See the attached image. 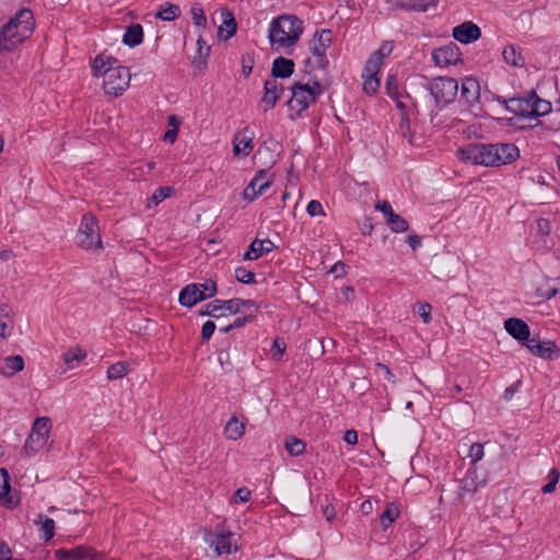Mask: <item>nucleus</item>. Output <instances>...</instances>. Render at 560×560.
<instances>
[{
  "label": "nucleus",
  "mask_w": 560,
  "mask_h": 560,
  "mask_svg": "<svg viewBox=\"0 0 560 560\" xmlns=\"http://www.w3.org/2000/svg\"><path fill=\"white\" fill-rule=\"evenodd\" d=\"M458 158L472 165L494 167L514 162L520 150L514 143H468L458 148Z\"/></svg>",
  "instance_id": "obj_1"
},
{
  "label": "nucleus",
  "mask_w": 560,
  "mask_h": 560,
  "mask_svg": "<svg viewBox=\"0 0 560 560\" xmlns=\"http://www.w3.org/2000/svg\"><path fill=\"white\" fill-rule=\"evenodd\" d=\"M35 27L33 12L20 9L2 27H0V50L12 51L28 38Z\"/></svg>",
  "instance_id": "obj_2"
},
{
  "label": "nucleus",
  "mask_w": 560,
  "mask_h": 560,
  "mask_svg": "<svg viewBox=\"0 0 560 560\" xmlns=\"http://www.w3.org/2000/svg\"><path fill=\"white\" fill-rule=\"evenodd\" d=\"M303 33V21L295 15H281L272 20L269 26V40L278 51L291 54Z\"/></svg>",
  "instance_id": "obj_3"
},
{
  "label": "nucleus",
  "mask_w": 560,
  "mask_h": 560,
  "mask_svg": "<svg viewBox=\"0 0 560 560\" xmlns=\"http://www.w3.org/2000/svg\"><path fill=\"white\" fill-rule=\"evenodd\" d=\"M291 96L287 101L289 108V118L296 120L302 117L312 104L316 103L318 97L324 93L325 89L318 80H310L306 83L295 82L290 86Z\"/></svg>",
  "instance_id": "obj_4"
},
{
  "label": "nucleus",
  "mask_w": 560,
  "mask_h": 560,
  "mask_svg": "<svg viewBox=\"0 0 560 560\" xmlns=\"http://www.w3.org/2000/svg\"><path fill=\"white\" fill-rule=\"evenodd\" d=\"M332 42L331 31L324 28L317 31L308 43L311 56L304 59L305 67L308 70H326L330 65L326 55V50Z\"/></svg>",
  "instance_id": "obj_5"
},
{
  "label": "nucleus",
  "mask_w": 560,
  "mask_h": 560,
  "mask_svg": "<svg viewBox=\"0 0 560 560\" xmlns=\"http://www.w3.org/2000/svg\"><path fill=\"white\" fill-rule=\"evenodd\" d=\"M217 292V282L212 279L202 283H189L180 290L178 302L182 306L190 308L197 303L214 296Z\"/></svg>",
  "instance_id": "obj_6"
},
{
  "label": "nucleus",
  "mask_w": 560,
  "mask_h": 560,
  "mask_svg": "<svg viewBox=\"0 0 560 560\" xmlns=\"http://www.w3.org/2000/svg\"><path fill=\"white\" fill-rule=\"evenodd\" d=\"M429 90L434 98L435 107L442 109L456 98L458 81L447 75H441L430 82Z\"/></svg>",
  "instance_id": "obj_7"
},
{
  "label": "nucleus",
  "mask_w": 560,
  "mask_h": 560,
  "mask_svg": "<svg viewBox=\"0 0 560 560\" xmlns=\"http://www.w3.org/2000/svg\"><path fill=\"white\" fill-rule=\"evenodd\" d=\"M78 244L85 250L103 248L98 223L94 215H83L78 231Z\"/></svg>",
  "instance_id": "obj_8"
},
{
  "label": "nucleus",
  "mask_w": 560,
  "mask_h": 560,
  "mask_svg": "<svg viewBox=\"0 0 560 560\" xmlns=\"http://www.w3.org/2000/svg\"><path fill=\"white\" fill-rule=\"evenodd\" d=\"M93 75L102 78L106 95L118 97L129 86L132 72H93Z\"/></svg>",
  "instance_id": "obj_9"
},
{
  "label": "nucleus",
  "mask_w": 560,
  "mask_h": 560,
  "mask_svg": "<svg viewBox=\"0 0 560 560\" xmlns=\"http://www.w3.org/2000/svg\"><path fill=\"white\" fill-rule=\"evenodd\" d=\"M50 431V420L47 417L37 418L34 421L31 433L26 439L24 450L28 455L37 453L46 443Z\"/></svg>",
  "instance_id": "obj_10"
},
{
  "label": "nucleus",
  "mask_w": 560,
  "mask_h": 560,
  "mask_svg": "<svg viewBox=\"0 0 560 560\" xmlns=\"http://www.w3.org/2000/svg\"><path fill=\"white\" fill-rule=\"evenodd\" d=\"M293 72H271L272 79L265 82L262 102L266 104L265 110L271 109L284 92V88L278 82V79L290 78Z\"/></svg>",
  "instance_id": "obj_11"
},
{
  "label": "nucleus",
  "mask_w": 560,
  "mask_h": 560,
  "mask_svg": "<svg viewBox=\"0 0 560 560\" xmlns=\"http://www.w3.org/2000/svg\"><path fill=\"white\" fill-rule=\"evenodd\" d=\"M532 101L533 98H530V96L528 98L513 97L504 101L505 108L515 115V117L509 119L510 126L517 125V120L522 119H528L530 121Z\"/></svg>",
  "instance_id": "obj_12"
},
{
  "label": "nucleus",
  "mask_w": 560,
  "mask_h": 560,
  "mask_svg": "<svg viewBox=\"0 0 560 560\" xmlns=\"http://www.w3.org/2000/svg\"><path fill=\"white\" fill-rule=\"evenodd\" d=\"M462 54L455 43L442 46L432 51V59L436 67L445 68L448 66H456L459 61Z\"/></svg>",
  "instance_id": "obj_13"
},
{
  "label": "nucleus",
  "mask_w": 560,
  "mask_h": 560,
  "mask_svg": "<svg viewBox=\"0 0 560 560\" xmlns=\"http://www.w3.org/2000/svg\"><path fill=\"white\" fill-rule=\"evenodd\" d=\"M524 346L535 355L547 360H557L560 357V348L555 341H541L537 338H528Z\"/></svg>",
  "instance_id": "obj_14"
},
{
  "label": "nucleus",
  "mask_w": 560,
  "mask_h": 560,
  "mask_svg": "<svg viewBox=\"0 0 560 560\" xmlns=\"http://www.w3.org/2000/svg\"><path fill=\"white\" fill-rule=\"evenodd\" d=\"M103 553L94 551L90 546L80 545L72 549L60 548L55 551L56 560H98Z\"/></svg>",
  "instance_id": "obj_15"
},
{
  "label": "nucleus",
  "mask_w": 560,
  "mask_h": 560,
  "mask_svg": "<svg viewBox=\"0 0 560 560\" xmlns=\"http://www.w3.org/2000/svg\"><path fill=\"white\" fill-rule=\"evenodd\" d=\"M268 170H259L244 190V197L254 200L262 195L272 184Z\"/></svg>",
  "instance_id": "obj_16"
},
{
  "label": "nucleus",
  "mask_w": 560,
  "mask_h": 560,
  "mask_svg": "<svg viewBox=\"0 0 560 560\" xmlns=\"http://www.w3.org/2000/svg\"><path fill=\"white\" fill-rule=\"evenodd\" d=\"M0 503L10 510L20 504V495L12 490L10 475L5 468H0Z\"/></svg>",
  "instance_id": "obj_17"
},
{
  "label": "nucleus",
  "mask_w": 560,
  "mask_h": 560,
  "mask_svg": "<svg viewBox=\"0 0 560 560\" xmlns=\"http://www.w3.org/2000/svg\"><path fill=\"white\" fill-rule=\"evenodd\" d=\"M254 131L249 127L238 130L233 137V153L236 156H247L253 149Z\"/></svg>",
  "instance_id": "obj_18"
},
{
  "label": "nucleus",
  "mask_w": 560,
  "mask_h": 560,
  "mask_svg": "<svg viewBox=\"0 0 560 560\" xmlns=\"http://www.w3.org/2000/svg\"><path fill=\"white\" fill-rule=\"evenodd\" d=\"M452 36L462 44H470L481 37V30L474 22L466 21L453 28Z\"/></svg>",
  "instance_id": "obj_19"
},
{
  "label": "nucleus",
  "mask_w": 560,
  "mask_h": 560,
  "mask_svg": "<svg viewBox=\"0 0 560 560\" xmlns=\"http://www.w3.org/2000/svg\"><path fill=\"white\" fill-rule=\"evenodd\" d=\"M506 332L523 346L530 337L529 326L521 318L510 317L504 322Z\"/></svg>",
  "instance_id": "obj_20"
},
{
  "label": "nucleus",
  "mask_w": 560,
  "mask_h": 560,
  "mask_svg": "<svg viewBox=\"0 0 560 560\" xmlns=\"http://www.w3.org/2000/svg\"><path fill=\"white\" fill-rule=\"evenodd\" d=\"M486 485V479L480 478L477 467H469L465 477L460 480V495L474 494L480 487Z\"/></svg>",
  "instance_id": "obj_21"
},
{
  "label": "nucleus",
  "mask_w": 560,
  "mask_h": 560,
  "mask_svg": "<svg viewBox=\"0 0 560 560\" xmlns=\"http://www.w3.org/2000/svg\"><path fill=\"white\" fill-rule=\"evenodd\" d=\"M275 248V244L269 240L255 238L248 246L243 258L245 260H256L264 254L270 253Z\"/></svg>",
  "instance_id": "obj_22"
},
{
  "label": "nucleus",
  "mask_w": 560,
  "mask_h": 560,
  "mask_svg": "<svg viewBox=\"0 0 560 560\" xmlns=\"http://www.w3.org/2000/svg\"><path fill=\"white\" fill-rule=\"evenodd\" d=\"M118 60L104 52L95 57L92 62V70H130L129 67L117 65Z\"/></svg>",
  "instance_id": "obj_23"
},
{
  "label": "nucleus",
  "mask_w": 560,
  "mask_h": 560,
  "mask_svg": "<svg viewBox=\"0 0 560 560\" xmlns=\"http://www.w3.org/2000/svg\"><path fill=\"white\" fill-rule=\"evenodd\" d=\"M143 40V27L141 24L135 23L126 27L125 34L122 36V43L133 48L140 45Z\"/></svg>",
  "instance_id": "obj_24"
},
{
  "label": "nucleus",
  "mask_w": 560,
  "mask_h": 560,
  "mask_svg": "<svg viewBox=\"0 0 560 560\" xmlns=\"http://www.w3.org/2000/svg\"><path fill=\"white\" fill-rule=\"evenodd\" d=\"M13 329V316L8 304L0 305V337L5 339Z\"/></svg>",
  "instance_id": "obj_25"
},
{
  "label": "nucleus",
  "mask_w": 560,
  "mask_h": 560,
  "mask_svg": "<svg viewBox=\"0 0 560 560\" xmlns=\"http://www.w3.org/2000/svg\"><path fill=\"white\" fill-rule=\"evenodd\" d=\"M502 57L504 61L512 67H525V58L521 54V48L515 45L506 46L502 51Z\"/></svg>",
  "instance_id": "obj_26"
},
{
  "label": "nucleus",
  "mask_w": 560,
  "mask_h": 560,
  "mask_svg": "<svg viewBox=\"0 0 560 560\" xmlns=\"http://www.w3.org/2000/svg\"><path fill=\"white\" fill-rule=\"evenodd\" d=\"M24 366L25 363L22 355H10L4 359V369L1 370V374L5 377H11L15 373L23 371Z\"/></svg>",
  "instance_id": "obj_27"
},
{
  "label": "nucleus",
  "mask_w": 560,
  "mask_h": 560,
  "mask_svg": "<svg viewBox=\"0 0 560 560\" xmlns=\"http://www.w3.org/2000/svg\"><path fill=\"white\" fill-rule=\"evenodd\" d=\"M460 95L466 102L472 103L479 97V83L472 78H465L462 82Z\"/></svg>",
  "instance_id": "obj_28"
},
{
  "label": "nucleus",
  "mask_w": 560,
  "mask_h": 560,
  "mask_svg": "<svg viewBox=\"0 0 560 560\" xmlns=\"http://www.w3.org/2000/svg\"><path fill=\"white\" fill-rule=\"evenodd\" d=\"M382 72H362V88L368 95H374L378 92L381 86V74Z\"/></svg>",
  "instance_id": "obj_29"
},
{
  "label": "nucleus",
  "mask_w": 560,
  "mask_h": 560,
  "mask_svg": "<svg viewBox=\"0 0 560 560\" xmlns=\"http://www.w3.org/2000/svg\"><path fill=\"white\" fill-rule=\"evenodd\" d=\"M197 55L192 60V66L195 67L196 70H202L207 67V59L210 55L211 47L207 45V43L201 37H199V39L197 40Z\"/></svg>",
  "instance_id": "obj_30"
},
{
  "label": "nucleus",
  "mask_w": 560,
  "mask_h": 560,
  "mask_svg": "<svg viewBox=\"0 0 560 560\" xmlns=\"http://www.w3.org/2000/svg\"><path fill=\"white\" fill-rule=\"evenodd\" d=\"M400 515L399 504L396 502H389L386 504V509L380 516L381 526L386 529L388 528Z\"/></svg>",
  "instance_id": "obj_31"
},
{
  "label": "nucleus",
  "mask_w": 560,
  "mask_h": 560,
  "mask_svg": "<svg viewBox=\"0 0 560 560\" xmlns=\"http://www.w3.org/2000/svg\"><path fill=\"white\" fill-rule=\"evenodd\" d=\"M245 432V425L243 422H241L235 416H233L224 428V433L226 439L232 441L240 440Z\"/></svg>",
  "instance_id": "obj_32"
},
{
  "label": "nucleus",
  "mask_w": 560,
  "mask_h": 560,
  "mask_svg": "<svg viewBox=\"0 0 560 560\" xmlns=\"http://www.w3.org/2000/svg\"><path fill=\"white\" fill-rule=\"evenodd\" d=\"M180 8L177 4L171 2H164L160 5L155 13V18L162 21H174L180 15Z\"/></svg>",
  "instance_id": "obj_33"
},
{
  "label": "nucleus",
  "mask_w": 560,
  "mask_h": 560,
  "mask_svg": "<svg viewBox=\"0 0 560 560\" xmlns=\"http://www.w3.org/2000/svg\"><path fill=\"white\" fill-rule=\"evenodd\" d=\"M530 98H533L530 121L534 120L537 124H540L538 117L547 114L551 108V104L547 101L538 98L535 92H532Z\"/></svg>",
  "instance_id": "obj_34"
},
{
  "label": "nucleus",
  "mask_w": 560,
  "mask_h": 560,
  "mask_svg": "<svg viewBox=\"0 0 560 560\" xmlns=\"http://www.w3.org/2000/svg\"><path fill=\"white\" fill-rule=\"evenodd\" d=\"M284 448L290 456H299L305 452L306 443L296 436L290 435L285 438Z\"/></svg>",
  "instance_id": "obj_35"
},
{
  "label": "nucleus",
  "mask_w": 560,
  "mask_h": 560,
  "mask_svg": "<svg viewBox=\"0 0 560 560\" xmlns=\"http://www.w3.org/2000/svg\"><path fill=\"white\" fill-rule=\"evenodd\" d=\"M199 315L201 316H210L214 318H220L224 316L222 310V303L221 300H213L206 305L202 306V308L199 311Z\"/></svg>",
  "instance_id": "obj_36"
},
{
  "label": "nucleus",
  "mask_w": 560,
  "mask_h": 560,
  "mask_svg": "<svg viewBox=\"0 0 560 560\" xmlns=\"http://www.w3.org/2000/svg\"><path fill=\"white\" fill-rule=\"evenodd\" d=\"M231 533L217 535L214 542L217 556L231 553Z\"/></svg>",
  "instance_id": "obj_37"
},
{
  "label": "nucleus",
  "mask_w": 560,
  "mask_h": 560,
  "mask_svg": "<svg viewBox=\"0 0 560 560\" xmlns=\"http://www.w3.org/2000/svg\"><path fill=\"white\" fill-rule=\"evenodd\" d=\"M222 16H223V24H224L225 28L220 26L219 35L223 32V30H225L226 31L225 39H229L233 35H235L236 30H237V24H236V21H235L233 14L230 11H228V10L222 11Z\"/></svg>",
  "instance_id": "obj_38"
},
{
  "label": "nucleus",
  "mask_w": 560,
  "mask_h": 560,
  "mask_svg": "<svg viewBox=\"0 0 560 560\" xmlns=\"http://www.w3.org/2000/svg\"><path fill=\"white\" fill-rule=\"evenodd\" d=\"M386 224L394 233H401L409 230L408 221L397 213L392 214V217L387 218Z\"/></svg>",
  "instance_id": "obj_39"
},
{
  "label": "nucleus",
  "mask_w": 560,
  "mask_h": 560,
  "mask_svg": "<svg viewBox=\"0 0 560 560\" xmlns=\"http://www.w3.org/2000/svg\"><path fill=\"white\" fill-rule=\"evenodd\" d=\"M62 358L69 368H73L74 362H80L86 358V352L81 348L69 349L63 353Z\"/></svg>",
  "instance_id": "obj_40"
},
{
  "label": "nucleus",
  "mask_w": 560,
  "mask_h": 560,
  "mask_svg": "<svg viewBox=\"0 0 560 560\" xmlns=\"http://www.w3.org/2000/svg\"><path fill=\"white\" fill-rule=\"evenodd\" d=\"M127 371L128 364L126 362H116L107 369V378L110 381L122 378Z\"/></svg>",
  "instance_id": "obj_41"
},
{
  "label": "nucleus",
  "mask_w": 560,
  "mask_h": 560,
  "mask_svg": "<svg viewBox=\"0 0 560 560\" xmlns=\"http://www.w3.org/2000/svg\"><path fill=\"white\" fill-rule=\"evenodd\" d=\"M175 192V189L171 186H161L156 188L150 199V201L158 206L161 203L164 199L171 197Z\"/></svg>",
  "instance_id": "obj_42"
},
{
  "label": "nucleus",
  "mask_w": 560,
  "mask_h": 560,
  "mask_svg": "<svg viewBox=\"0 0 560 560\" xmlns=\"http://www.w3.org/2000/svg\"><path fill=\"white\" fill-rule=\"evenodd\" d=\"M385 89L387 95L390 98L401 97V93L399 92V82L396 74H389L386 79Z\"/></svg>",
  "instance_id": "obj_43"
},
{
  "label": "nucleus",
  "mask_w": 560,
  "mask_h": 560,
  "mask_svg": "<svg viewBox=\"0 0 560 560\" xmlns=\"http://www.w3.org/2000/svg\"><path fill=\"white\" fill-rule=\"evenodd\" d=\"M190 14L195 25L202 27L206 26L207 18L201 4L195 3L190 9Z\"/></svg>",
  "instance_id": "obj_44"
},
{
  "label": "nucleus",
  "mask_w": 560,
  "mask_h": 560,
  "mask_svg": "<svg viewBox=\"0 0 560 560\" xmlns=\"http://www.w3.org/2000/svg\"><path fill=\"white\" fill-rule=\"evenodd\" d=\"M235 278L238 282L244 284H250L255 282V273L247 270L245 267H237L235 269Z\"/></svg>",
  "instance_id": "obj_45"
},
{
  "label": "nucleus",
  "mask_w": 560,
  "mask_h": 560,
  "mask_svg": "<svg viewBox=\"0 0 560 560\" xmlns=\"http://www.w3.org/2000/svg\"><path fill=\"white\" fill-rule=\"evenodd\" d=\"M483 445L480 443H472L469 447L468 457L470 458V464L472 467H476V464L482 459L483 457Z\"/></svg>",
  "instance_id": "obj_46"
},
{
  "label": "nucleus",
  "mask_w": 560,
  "mask_h": 560,
  "mask_svg": "<svg viewBox=\"0 0 560 560\" xmlns=\"http://www.w3.org/2000/svg\"><path fill=\"white\" fill-rule=\"evenodd\" d=\"M287 345L281 338H276L271 346L270 352L273 360L280 361L284 354Z\"/></svg>",
  "instance_id": "obj_47"
},
{
  "label": "nucleus",
  "mask_w": 560,
  "mask_h": 560,
  "mask_svg": "<svg viewBox=\"0 0 560 560\" xmlns=\"http://www.w3.org/2000/svg\"><path fill=\"white\" fill-rule=\"evenodd\" d=\"M548 478H549V481L548 483H546L542 488H541V491L542 493L545 494H548V493H551L555 491L556 489V486L559 481V478H560V474L559 471L553 468L549 471V475H548Z\"/></svg>",
  "instance_id": "obj_48"
},
{
  "label": "nucleus",
  "mask_w": 560,
  "mask_h": 560,
  "mask_svg": "<svg viewBox=\"0 0 560 560\" xmlns=\"http://www.w3.org/2000/svg\"><path fill=\"white\" fill-rule=\"evenodd\" d=\"M54 529L55 521L52 518L45 516L44 521L42 522V538L44 539V541H49L54 537Z\"/></svg>",
  "instance_id": "obj_49"
},
{
  "label": "nucleus",
  "mask_w": 560,
  "mask_h": 560,
  "mask_svg": "<svg viewBox=\"0 0 560 560\" xmlns=\"http://www.w3.org/2000/svg\"><path fill=\"white\" fill-rule=\"evenodd\" d=\"M294 61L282 56L272 61L270 70H294Z\"/></svg>",
  "instance_id": "obj_50"
},
{
  "label": "nucleus",
  "mask_w": 560,
  "mask_h": 560,
  "mask_svg": "<svg viewBox=\"0 0 560 560\" xmlns=\"http://www.w3.org/2000/svg\"><path fill=\"white\" fill-rule=\"evenodd\" d=\"M384 58V56L378 55V51L375 50L366 60L364 70H380Z\"/></svg>",
  "instance_id": "obj_51"
},
{
  "label": "nucleus",
  "mask_w": 560,
  "mask_h": 560,
  "mask_svg": "<svg viewBox=\"0 0 560 560\" xmlns=\"http://www.w3.org/2000/svg\"><path fill=\"white\" fill-rule=\"evenodd\" d=\"M223 313L228 312L230 315L240 313L238 298L230 300H221Z\"/></svg>",
  "instance_id": "obj_52"
},
{
  "label": "nucleus",
  "mask_w": 560,
  "mask_h": 560,
  "mask_svg": "<svg viewBox=\"0 0 560 560\" xmlns=\"http://www.w3.org/2000/svg\"><path fill=\"white\" fill-rule=\"evenodd\" d=\"M218 361L225 372H230L233 370V363L231 361L230 353L226 349H222L218 352Z\"/></svg>",
  "instance_id": "obj_53"
},
{
  "label": "nucleus",
  "mask_w": 560,
  "mask_h": 560,
  "mask_svg": "<svg viewBox=\"0 0 560 560\" xmlns=\"http://www.w3.org/2000/svg\"><path fill=\"white\" fill-rule=\"evenodd\" d=\"M393 100L396 102V107L401 113L400 128L404 129L406 127L407 130L409 131V118H408V113H407V105L400 101V97L393 98Z\"/></svg>",
  "instance_id": "obj_54"
},
{
  "label": "nucleus",
  "mask_w": 560,
  "mask_h": 560,
  "mask_svg": "<svg viewBox=\"0 0 560 560\" xmlns=\"http://www.w3.org/2000/svg\"><path fill=\"white\" fill-rule=\"evenodd\" d=\"M438 4V0H415V11L425 12L430 8L436 9Z\"/></svg>",
  "instance_id": "obj_55"
},
{
  "label": "nucleus",
  "mask_w": 560,
  "mask_h": 560,
  "mask_svg": "<svg viewBox=\"0 0 560 560\" xmlns=\"http://www.w3.org/2000/svg\"><path fill=\"white\" fill-rule=\"evenodd\" d=\"M215 328H217V326H215L214 322L207 320L202 325V327H201V338H202V340L208 341L212 337V335L214 334Z\"/></svg>",
  "instance_id": "obj_56"
},
{
  "label": "nucleus",
  "mask_w": 560,
  "mask_h": 560,
  "mask_svg": "<svg viewBox=\"0 0 560 560\" xmlns=\"http://www.w3.org/2000/svg\"><path fill=\"white\" fill-rule=\"evenodd\" d=\"M306 212L308 213L310 217H316V215H319V214L325 215L323 206L317 200H311L308 202V205L306 207Z\"/></svg>",
  "instance_id": "obj_57"
},
{
  "label": "nucleus",
  "mask_w": 560,
  "mask_h": 560,
  "mask_svg": "<svg viewBox=\"0 0 560 560\" xmlns=\"http://www.w3.org/2000/svg\"><path fill=\"white\" fill-rule=\"evenodd\" d=\"M250 491L245 488H238L234 493V503H246L250 500Z\"/></svg>",
  "instance_id": "obj_58"
},
{
  "label": "nucleus",
  "mask_w": 560,
  "mask_h": 560,
  "mask_svg": "<svg viewBox=\"0 0 560 560\" xmlns=\"http://www.w3.org/2000/svg\"><path fill=\"white\" fill-rule=\"evenodd\" d=\"M242 69L241 70H253L256 67L254 52H245L242 56Z\"/></svg>",
  "instance_id": "obj_59"
},
{
  "label": "nucleus",
  "mask_w": 560,
  "mask_h": 560,
  "mask_svg": "<svg viewBox=\"0 0 560 560\" xmlns=\"http://www.w3.org/2000/svg\"><path fill=\"white\" fill-rule=\"evenodd\" d=\"M431 311L432 307L429 303H421L418 307V315L422 318V320L428 324L431 322Z\"/></svg>",
  "instance_id": "obj_60"
},
{
  "label": "nucleus",
  "mask_w": 560,
  "mask_h": 560,
  "mask_svg": "<svg viewBox=\"0 0 560 560\" xmlns=\"http://www.w3.org/2000/svg\"><path fill=\"white\" fill-rule=\"evenodd\" d=\"M375 209L384 214L385 221L387 220V218L392 217V214H395L392 205L387 200L378 201L375 205Z\"/></svg>",
  "instance_id": "obj_61"
},
{
  "label": "nucleus",
  "mask_w": 560,
  "mask_h": 560,
  "mask_svg": "<svg viewBox=\"0 0 560 560\" xmlns=\"http://www.w3.org/2000/svg\"><path fill=\"white\" fill-rule=\"evenodd\" d=\"M537 231H538L539 234H541L544 236L549 235L550 232H551L550 221L548 219L540 218L537 221Z\"/></svg>",
  "instance_id": "obj_62"
},
{
  "label": "nucleus",
  "mask_w": 560,
  "mask_h": 560,
  "mask_svg": "<svg viewBox=\"0 0 560 560\" xmlns=\"http://www.w3.org/2000/svg\"><path fill=\"white\" fill-rule=\"evenodd\" d=\"M443 264H444V259L443 258H439V257L434 258L433 266H434V269H435V271L438 273V276H435V277L439 278V279L450 277V275H451V270L444 271V270L441 269Z\"/></svg>",
  "instance_id": "obj_63"
},
{
  "label": "nucleus",
  "mask_w": 560,
  "mask_h": 560,
  "mask_svg": "<svg viewBox=\"0 0 560 560\" xmlns=\"http://www.w3.org/2000/svg\"><path fill=\"white\" fill-rule=\"evenodd\" d=\"M255 318H256L255 315L248 314V315L235 318L234 322L232 323V325H233L234 329L241 328V327H244L246 324L252 323Z\"/></svg>",
  "instance_id": "obj_64"
}]
</instances>
